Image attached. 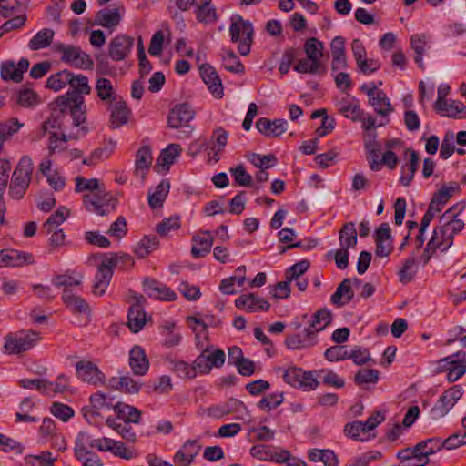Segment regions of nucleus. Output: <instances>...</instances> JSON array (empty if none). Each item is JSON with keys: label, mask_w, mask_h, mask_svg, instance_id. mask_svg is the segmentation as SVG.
I'll return each mask as SVG.
<instances>
[{"label": "nucleus", "mask_w": 466, "mask_h": 466, "mask_svg": "<svg viewBox=\"0 0 466 466\" xmlns=\"http://www.w3.org/2000/svg\"><path fill=\"white\" fill-rule=\"evenodd\" d=\"M339 113L353 122H360L363 130V144L369 166L379 170V142L377 140L376 118L366 114L357 104L353 96L341 99L336 105Z\"/></svg>", "instance_id": "1"}, {"label": "nucleus", "mask_w": 466, "mask_h": 466, "mask_svg": "<svg viewBox=\"0 0 466 466\" xmlns=\"http://www.w3.org/2000/svg\"><path fill=\"white\" fill-rule=\"evenodd\" d=\"M33 169L31 157H22L11 177L8 194L12 198L21 199L24 197L30 185Z\"/></svg>", "instance_id": "2"}, {"label": "nucleus", "mask_w": 466, "mask_h": 466, "mask_svg": "<svg viewBox=\"0 0 466 466\" xmlns=\"http://www.w3.org/2000/svg\"><path fill=\"white\" fill-rule=\"evenodd\" d=\"M230 40L238 43V50L241 56H247L250 52L253 43L254 28L248 20H244L240 15L231 17L229 26Z\"/></svg>", "instance_id": "3"}, {"label": "nucleus", "mask_w": 466, "mask_h": 466, "mask_svg": "<svg viewBox=\"0 0 466 466\" xmlns=\"http://www.w3.org/2000/svg\"><path fill=\"white\" fill-rule=\"evenodd\" d=\"M59 107H68L75 127L85 126L86 121V106L83 95L73 89H69L66 95L56 98Z\"/></svg>", "instance_id": "4"}, {"label": "nucleus", "mask_w": 466, "mask_h": 466, "mask_svg": "<svg viewBox=\"0 0 466 466\" xmlns=\"http://www.w3.org/2000/svg\"><path fill=\"white\" fill-rule=\"evenodd\" d=\"M379 425V410H374L367 420H354L344 426L343 432L357 441H368L376 437L375 429Z\"/></svg>", "instance_id": "5"}, {"label": "nucleus", "mask_w": 466, "mask_h": 466, "mask_svg": "<svg viewBox=\"0 0 466 466\" xmlns=\"http://www.w3.org/2000/svg\"><path fill=\"white\" fill-rule=\"evenodd\" d=\"M39 339V334L33 330L9 333L5 337V352L13 355L25 352L32 349Z\"/></svg>", "instance_id": "6"}, {"label": "nucleus", "mask_w": 466, "mask_h": 466, "mask_svg": "<svg viewBox=\"0 0 466 466\" xmlns=\"http://www.w3.org/2000/svg\"><path fill=\"white\" fill-rule=\"evenodd\" d=\"M438 372H447V380L450 382L457 381L466 372V353L457 351L437 361Z\"/></svg>", "instance_id": "7"}, {"label": "nucleus", "mask_w": 466, "mask_h": 466, "mask_svg": "<svg viewBox=\"0 0 466 466\" xmlns=\"http://www.w3.org/2000/svg\"><path fill=\"white\" fill-rule=\"evenodd\" d=\"M116 199L104 190L98 189L96 192L84 196V205L89 212L99 216H105L114 211L116 206Z\"/></svg>", "instance_id": "8"}, {"label": "nucleus", "mask_w": 466, "mask_h": 466, "mask_svg": "<svg viewBox=\"0 0 466 466\" xmlns=\"http://www.w3.org/2000/svg\"><path fill=\"white\" fill-rule=\"evenodd\" d=\"M56 51L62 54L61 60L76 68L92 69L94 62L90 56L81 50L79 46L56 44Z\"/></svg>", "instance_id": "9"}, {"label": "nucleus", "mask_w": 466, "mask_h": 466, "mask_svg": "<svg viewBox=\"0 0 466 466\" xmlns=\"http://www.w3.org/2000/svg\"><path fill=\"white\" fill-rule=\"evenodd\" d=\"M250 455L260 461H269L282 463L289 458L288 450L273 445L258 444L250 448Z\"/></svg>", "instance_id": "10"}, {"label": "nucleus", "mask_w": 466, "mask_h": 466, "mask_svg": "<svg viewBox=\"0 0 466 466\" xmlns=\"http://www.w3.org/2000/svg\"><path fill=\"white\" fill-rule=\"evenodd\" d=\"M194 116L195 112L189 104H177L168 113L167 127L173 129L189 127L188 123Z\"/></svg>", "instance_id": "11"}, {"label": "nucleus", "mask_w": 466, "mask_h": 466, "mask_svg": "<svg viewBox=\"0 0 466 466\" xmlns=\"http://www.w3.org/2000/svg\"><path fill=\"white\" fill-rule=\"evenodd\" d=\"M76 373L78 379L92 385L103 384L106 380L105 374L92 361L76 362Z\"/></svg>", "instance_id": "12"}, {"label": "nucleus", "mask_w": 466, "mask_h": 466, "mask_svg": "<svg viewBox=\"0 0 466 466\" xmlns=\"http://www.w3.org/2000/svg\"><path fill=\"white\" fill-rule=\"evenodd\" d=\"M86 437L77 435L74 447V455L76 459L82 462L83 466H102L103 462L99 456L87 449Z\"/></svg>", "instance_id": "13"}, {"label": "nucleus", "mask_w": 466, "mask_h": 466, "mask_svg": "<svg viewBox=\"0 0 466 466\" xmlns=\"http://www.w3.org/2000/svg\"><path fill=\"white\" fill-rule=\"evenodd\" d=\"M135 303L129 308L127 319L128 327L134 333L138 332L146 324V313L143 309V303L146 299L143 295L135 294L133 297Z\"/></svg>", "instance_id": "14"}, {"label": "nucleus", "mask_w": 466, "mask_h": 466, "mask_svg": "<svg viewBox=\"0 0 466 466\" xmlns=\"http://www.w3.org/2000/svg\"><path fill=\"white\" fill-rule=\"evenodd\" d=\"M133 46V37L127 35H117L108 45V55L114 61H122L130 53Z\"/></svg>", "instance_id": "15"}, {"label": "nucleus", "mask_w": 466, "mask_h": 466, "mask_svg": "<svg viewBox=\"0 0 466 466\" xmlns=\"http://www.w3.org/2000/svg\"><path fill=\"white\" fill-rule=\"evenodd\" d=\"M29 65L27 58H21L17 64L5 61L1 66L0 76L4 81L19 83L23 79L24 73L29 68Z\"/></svg>", "instance_id": "16"}, {"label": "nucleus", "mask_w": 466, "mask_h": 466, "mask_svg": "<svg viewBox=\"0 0 466 466\" xmlns=\"http://www.w3.org/2000/svg\"><path fill=\"white\" fill-rule=\"evenodd\" d=\"M332 321V313L323 308L317 310L312 316L308 328L304 329L306 338L316 340L317 333L324 330Z\"/></svg>", "instance_id": "17"}, {"label": "nucleus", "mask_w": 466, "mask_h": 466, "mask_svg": "<svg viewBox=\"0 0 466 466\" xmlns=\"http://www.w3.org/2000/svg\"><path fill=\"white\" fill-rule=\"evenodd\" d=\"M89 129L86 126H81L76 133L65 134L62 133L59 137L56 132H50L48 150L49 154H55L56 152L64 151L66 149V143L68 140H77L82 137H85L88 133Z\"/></svg>", "instance_id": "18"}, {"label": "nucleus", "mask_w": 466, "mask_h": 466, "mask_svg": "<svg viewBox=\"0 0 466 466\" xmlns=\"http://www.w3.org/2000/svg\"><path fill=\"white\" fill-rule=\"evenodd\" d=\"M464 207L456 204L451 207L441 216L440 223H442L449 234L453 238L455 234L460 233L464 228V221L457 218L458 215L463 210Z\"/></svg>", "instance_id": "19"}, {"label": "nucleus", "mask_w": 466, "mask_h": 466, "mask_svg": "<svg viewBox=\"0 0 466 466\" xmlns=\"http://www.w3.org/2000/svg\"><path fill=\"white\" fill-rule=\"evenodd\" d=\"M256 127L265 137H277L286 132L288 122L281 118L270 120L267 117H260L256 122Z\"/></svg>", "instance_id": "20"}, {"label": "nucleus", "mask_w": 466, "mask_h": 466, "mask_svg": "<svg viewBox=\"0 0 466 466\" xmlns=\"http://www.w3.org/2000/svg\"><path fill=\"white\" fill-rule=\"evenodd\" d=\"M453 244V238L448 233L442 223L436 227L433 234L427 244L425 252L431 250L434 252L436 249L446 251Z\"/></svg>", "instance_id": "21"}, {"label": "nucleus", "mask_w": 466, "mask_h": 466, "mask_svg": "<svg viewBox=\"0 0 466 466\" xmlns=\"http://www.w3.org/2000/svg\"><path fill=\"white\" fill-rule=\"evenodd\" d=\"M199 70L202 80L207 85L209 92L216 98H221L223 96V86L215 68L205 64L200 66Z\"/></svg>", "instance_id": "22"}, {"label": "nucleus", "mask_w": 466, "mask_h": 466, "mask_svg": "<svg viewBox=\"0 0 466 466\" xmlns=\"http://www.w3.org/2000/svg\"><path fill=\"white\" fill-rule=\"evenodd\" d=\"M32 263L33 256L30 253L16 249L0 250V267H21Z\"/></svg>", "instance_id": "23"}, {"label": "nucleus", "mask_w": 466, "mask_h": 466, "mask_svg": "<svg viewBox=\"0 0 466 466\" xmlns=\"http://www.w3.org/2000/svg\"><path fill=\"white\" fill-rule=\"evenodd\" d=\"M143 288L144 291L155 299L173 301L177 299V295L172 289L154 279H145Z\"/></svg>", "instance_id": "24"}, {"label": "nucleus", "mask_w": 466, "mask_h": 466, "mask_svg": "<svg viewBox=\"0 0 466 466\" xmlns=\"http://www.w3.org/2000/svg\"><path fill=\"white\" fill-rule=\"evenodd\" d=\"M235 306L239 309H246L248 312H256L258 310L268 311L270 304L257 297L254 293H248L239 296L235 300Z\"/></svg>", "instance_id": "25"}, {"label": "nucleus", "mask_w": 466, "mask_h": 466, "mask_svg": "<svg viewBox=\"0 0 466 466\" xmlns=\"http://www.w3.org/2000/svg\"><path fill=\"white\" fill-rule=\"evenodd\" d=\"M431 38L426 34H414L410 36V47L415 53L414 61L424 70L423 55L431 48Z\"/></svg>", "instance_id": "26"}, {"label": "nucleus", "mask_w": 466, "mask_h": 466, "mask_svg": "<svg viewBox=\"0 0 466 466\" xmlns=\"http://www.w3.org/2000/svg\"><path fill=\"white\" fill-rule=\"evenodd\" d=\"M129 366L137 376H144L149 369V360L140 346H134L129 352Z\"/></svg>", "instance_id": "27"}, {"label": "nucleus", "mask_w": 466, "mask_h": 466, "mask_svg": "<svg viewBox=\"0 0 466 466\" xmlns=\"http://www.w3.org/2000/svg\"><path fill=\"white\" fill-rule=\"evenodd\" d=\"M62 300L68 309L74 314L89 316L91 309L87 301L80 296L75 295L69 289H65L62 294Z\"/></svg>", "instance_id": "28"}, {"label": "nucleus", "mask_w": 466, "mask_h": 466, "mask_svg": "<svg viewBox=\"0 0 466 466\" xmlns=\"http://www.w3.org/2000/svg\"><path fill=\"white\" fill-rule=\"evenodd\" d=\"M191 254L195 258H200L207 256L211 249L214 242L213 237L209 231H201L199 234L192 238Z\"/></svg>", "instance_id": "29"}, {"label": "nucleus", "mask_w": 466, "mask_h": 466, "mask_svg": "<svg viewBox=\"0 0 466 466\" xmlns=\"http://www.w3.org/2000/svg\"><path fill=\"white\" fill-rule=\"evenodd\" d=\"M200 446L197 440L187 441L174 455V461L178 466H189L198 453Z\"/></svg>", "instance_id": "30"}, {"label": "nucleus", "mask_w": 466, "mask_h": 466, "mask_svg": "<svg viewBox=\"0 0 466 466\" xmlns=\"http://www.w3.org/2000/svg\"><path fill=\"white\" fill-rule=\"evenodd\" d=\"M113 102L109 126L116 129L127 123L130 110L126 103L121 98L118 99L117 96L113 97Z\"/></svg>", "instance_id": "31"}, {"label": "nucleus", "mask_w": 466, "mask_h": 466, "mask_svg": "<svg viewBox=\"0 0 466 466\" xmlns=\"http://www.w3.org/2000/svg\"><path fill=\"white\" fill-rule=\"evenodd\" d=\"M405 154L410 155V161L402 165L400 169L401 174L399 181L402 186L408 187L413 180L414 175L418 169L419 156L415 150L410 148H406Z\"/></svg>", "instance_id": "32"}, {"label": "nucleus", "mask_w": 466, "mask_h": 466, "mask_svg": "<svg viewBox=\"0 0 466 466\" xmlns=\"http://www.w3.org/2000/svg\"><path fill=\"white\" fill-rule=\"evenodd\" d=\"M198 22L202 24H215L218 19V15L211 0H199L197 2L195 11Z\"/></svg>", "instance_id": "33"}, {"label": "nucleus", "mask_w": 466, "mask_h": 466, "mask_svg": "<svg viewBox=\"0 0 466 466\" xmlns=\"http://www.w3.org/2000/svg\"><path fill=\"white\" fill-rule=\"evenodd\" d=\"M114 411L116 414L114 420H118L120 422L139 423L141 420V411L126 403L117 402L114 406Z\"/></svg>", "instance_id": "34"}, {"label": "nucleus", "mask_w": 466, "mask_h": 466, "mask_svg": "<svg viewBox=\"0 0 466 466\" xmlns=\"http://www.w3.org/2000/svg\"><path fill=\"white\" fill-rule=\"evenodd\" d=\"M350 279H343L337 287L336 291L331 295L330 301L337 307L344 306L351 301L354 292L350 286Z\"/></svg>", "instance_id": "35"}, {"label": "nucleus", "mask_w": 466, "mask_h": 466, "mask_svg": "<svg viewBox=\"0 0 466 466\" xmlns=\"http://www.w3.org/2000/svg\"><path fill=\"white\" fill-rule=\"evenodd\" d=\"M113 277V270L106 268L105 265H99L92 286V292L96 296H102Z\"/></svg>", "instance_id": "36"}, {"label": "nucleus", "mask_w": 466, "mask_h": 466, "mask_svg": "<svg viewBox=\"0 0 466 466\" xmlns=\"http://www.w3.org/2000/svg\"><path fill=\"white\" fill-rule=\"evenodd\" d=\"M152 160L153 157L149 146H143L137 150L136 155L135 173L137 176H139L140 173L142 180H145L146 171L150 167Z\"/></svg>", "instance_id": "37"}, {"label": "nucleus", "mask_w": 466, "mask_h": 466, "mask_svg": "<svg viewBox=\"0 0 466 466\" xmlns=\"http://www.w3.org/2000/svg\"><path fill=\"white\" fill-rule=\"evenodd\" d=\"M441 448V439L434 437L418 443L415 446V452H417L420 461H423L424 463H428L429 455L439 451Z\"/></svg>", "instance_id": "38"}, {"label": "nucleus", "mask_w": 466, "mask_h": 466, "mask_svg": "<svg viewBox=\"0 0 466 466\" xmlns=\"http://www.w3.org/2000/svg\"><path fill=\"white\" fill-rule=\"evenodd\" d=\"M121 21V15L117 9L104 8L96 13L95 22L96 25L115 28Z\"/></svg>", "instance_id": "39"}, {"label": "nucleus", "mask_w": 466, "mask_h": 466, "mask_svg": "<svg viewBox=\"0 0 466 466\" xmlns=\"http://www.w3.org/2000/svg\"><path fill=\"white\" fill-rule=\"evenodd\" d=\"M294 70L300 74L324 75L327 67L323 62H315L309 58L299 59L294 66Z\"/></svg>", "instance_id": "40"}, {"label": "nucleus", "mask_w": 466, "mask_h": 466, "mask_svg": "<svg viewBox=\"0 0 466 466\" xmlns=\"http://www.w3.org/2000/svg\"><path fill=\"white\" fill-rule=\"evenodd\" d=\"M459 187L456 184H453L450 187L444 186L441 189H439L433 196L429 208L437 212H440L444 205L449 201L451 198L453 192L458 189Z\"/></svg>", "instance_id": "41"}, {"label": "nucleus", "mask_w": 466, "mask_h": 466, "mask_svg": "<svg viewBox=\"0 0 466 466\" xmlns=\"http://www.w3.org/2000/svg\"><path fill=\"white\" fill-rule=\"evenodd\" d=\"M106 424L116 431L123 439L129 442L137 441V434L131 426V423L120 422L118 420H114L112 417L106 419Z\"/></svg>", "instance_id": "42"}, {"label": "nucleus", "mask_w": 466, "mask_h": 466, "mask_svg": "<svg viewBox=\"0 0 466 466\" xmlns=\"http://www.w3.org/2000/svg\"><path fill=\"white\" fill-rule=\"evenodd\" d=\"M435 109L444 116L461 118L466 116V106L461 102L454 100H446L445 105H438Z\"/></svg>", "instance_id": "43"}, {"label": "nucleus", "mask_w": 466, "mask_h": 466, "mask_svg": "<svg viewBox=\"0 0 466 466\" xmlns=\"http://www.w3.org/2000/svg\"><path fill=\"white\" fill-rule=\"evenodd\" d=\"M55 32L50 28H44L37 32L28 43V47L36 51L49 46L53 41Z\"/></svg>", "instance_id": "44"}, {"label": "nucleus", "mask_w": 466, "mask_h": 466, "mask_svg": "<svg viewBox=\"0 0 466 466\" xmlns=\"http://www.w3.org/2000/svg\"><path fill=\"white\" fill-rule=\"evenodd\" d=\"M182 147L179 144H170L164 148L157 159V165L162 167L166 170L169 169L171 164L177 157L180 155Z\"/></svg>", "instance_id": "45"}, {"label": "nucleus", "mask_w": 466, "mask_h": 466, "mask_svg": "<svg viewBox=\"0 0 466 466\" xmlns=\"http://www.w3.org/2000/svg\"><path fill=\"white\" fill-rule=\"evenodd\" d=\"M310 461H321L325 466H338V459L333 451L329 449H312L309 451Z\"/></svg>", "instance_id": "46"}, {"label": "nucleus", "mask_w": 466, "mask_h": 466, "mask_svg": "<svg viewBox=\"0 0 466 466\" xmlns=\"http://www.w3.org/2000/svg\"><path fill=\"white\" fill-rule=\"evenodd\" d=\"M169 181L167 179L161 180L154 193L148 195V204L151 208H157L163 205V202L169 192Z\"/></svg>", "instance_id": "47"}, {"label": "nucleus", "mask_w": 466, "mask_h": 466, "mask_svg": "<svg viewBox=\"0 0 466 466\" xmlns=\"http://www.w3.org/2000/svg\"><path fill=\"white\" fill-rule=\"evenodd\" d=\"M341 248H350L357 245V230L353 222L346 223L339 231Z\"/></svg>", "instance_id": "48"}, {"label": "nucleus", "mask_w": 466, "mask_h": 466, "mask_svg": "<svg viewBox=\"0 0 466 466\" xmlns=\"http://www.w3.org/2000/svg\"><path fill=\"white\" fill-rule=\"evenodd\" d=\"M68 215L69 211L66 207L58 208L43 224V229L46 234L52 233L53 230L56 229L66 220Z\"/></svg>", "instance_id": "49"}, {"label": "nucleus", "mask_w": 466, "mask_h": 466, "mask_svg": "<svg viewBox=\"0 0 466 466\" xmlns=\"http://www.w3.org/2000/svg\"><path fill=\"white\" fill-rule=\"evenodd\" d=\"M159 244V240L156 236H145L136 246L134 252L136 255L144 258L153 250L157 249Z\"/></svg>", "instance_id": "50"}, {"label": "nucleus", "mask_w": 466, "mask_h": 466, "mask_svg": "<svg viewBox=\"0 0 466 466\" xmlns=\"http://www.w3.org/2000/svg\"><path fill=\"white\" fill-rule=\"evenodd\" d=\"M221 58L222 65L226 70L236 74L244 73V65L240 62L238 56L232 50L224 51Z\"/></svg>", "instance_id": "51"}, {"label": "nucleus", "mask_w": 466, "mask_h": 466, "mask_svg": "<svg viewBox=\"0 0 466 466\" xmlns=\"http://www.w3.org/2000/svg\"><path fill=\"white\" fill-rule=\"evenodd\" d=\"M323 49V43L316 37L307 39L304 45L307 56L315 62H322Z\"/></svg>", "instance_id": "52"}, {"label": "nucleus", "mask_w": 466, "mask_h": 466, "mask_svg": "<svg viewBox=\"0 0 466 466\" xmlns=\"http://www.w3.org/2000/svg\"><path fill=\"white\" fill-rule=\"evenodd\" d=\"M89 401L90 406L99 412L103 410H114V398L101 391L92 394L89 398Z\"/></svg>", "instance_id": "53"}, {"label": "nucleus", "mask_w": 466, "mask_h": 466, "mask_svg": "<svg viewBox=\"0 0 466 466\" xmlns=\"http://www.w3.org/2000/svg\"><path fill=\"white\" fill-rule=\"evenodd\" d=\"M35 403L30 398H25L19 405V411L15 413L16 422H36L38 419L30 415V411L34 409Z\"/></svg>", "instance_id": "54"}, {"label": "nucleus", "mask_w": 466, "mask_h": 466, "mask_svg": "<svg viewBox=\"0 0 466 466\" xmlns=\"http://www.w3.org/2000/svg\"><path fill=\"white\" fill-rule=\"evenodd\" d=\"M70 76L71 72L68 70L59 71L47 78L46 86L54 91H59L69 84Z\"/></svg>", "instance_id": "55"}, {"label": "nucleus", "mask_w": 466, "mask_h": 466, "mask_svg": "<svg viewBox=\"0 0 466 466\" xmlns=\"http://www.w3.org/2000/svg\"><path fill=\"white\" fill-rule=\"evenodd\" d=\"M453 403L443 392L431 410V418L438 420L444 417L453 408Z\"/></svg>", "instance_id": "56"}, {"label": "nucleus", "mask_w": 466, "mask_h": 466, "mask_svg": "<svg viewBox=\"0 0 466 466\" xmlns=\"http://www.w3.org/2000/svg\"><path fill=\"white\" fill-rule=\"evenodd\" d=\"M418 270L416 258L409 257L399 270V278L401 283H408L412 280Z\"/></svg>", "instance_id": "57"}, {"label": "nucleus", "mask_w": 466, "mask_h": 466, "mask_svg": "<svg viewBox=\"0 0 466 466\" xmlns=\"http://www.w3.org/2000/svg\"><path fill=\"white\" fill-rule=\"evenodd\" d=\"M393 250V240L388 223L380 224V257L389 256Z\"/></svg>", "instance_id": "58"}, {"label": "nucleus", "mask_w": 466, "mask_h": 466, "mask_svg": "<svg viewBox=\"0 0 466 466\" xmlns=\"http://www.w3.org/2000/svg\"><path fill=\"white\" fill-rule=\"evenodd\" d=\"M316 343L317 340L306 338V333H304L303 339H301L300 335L299 334H293L288 336L285 340V345L289 350H300L305 348H310L314 346Z\"/></svg>", "instance_id": "59"}, {"label": "nucleus", "mask_w": 466, "mask_h": 466, "mask_svg": "<svg viewBox=\"0 0 466 466\" xmlns=\"http://www.w3.org/2000/svg\"><path fill=\"white\" fill-rule=\"evenodd\" d=\"M170 370L177 373L181 378H195L194 369L189 363L180 360L170 359L168 360Z\"/></svg>", "instance_id": "60"}, {"label": "nucleus", "mask_w": 466, "mask_h": 466, "mask_svg": "<svg viewBox=\"0 0 466 466\" xmlns=\"http://www.w3.org/2000/svg\"><path fill=\"white\" fill-rule=\"evenodd\" d=\"M70 88L80 93L81 95H88L91 92V87L88 85V78L84 75H74L71 72V76L69 77Z\"/></svg>", "instance_id": "61"}, {"label": "nucleus", "mask_w": 466, "mask_h": 466, "mask_svg": "<svg viewBox=\"0 0 466 466\" xmlns=\"http://www.w3.org/2000/svg\"><path fill=\"white\" fill-rule=\"evenodd\" d=\"M405 429L399 423L387 424L384 430V436L380 441L392 444L396 443L404 433Z\"/></svg>", "instance_id": "62"}, {"label": "nucleus", "mask_w": 466, "mask_h": 466, "mask_svg": "<svg viewBox=\"0 0 466 466\" xmlns=\"http://www.w3.org/2000/svg\"><path fill=\"white\" fill-rule=\"evenodd\" d=\"M284 400L283 393L276 392L263 397L258 403L261 410L269 411L279 407Z\"/></svg>", "instance_id": "63"}, {"label": "nucleus", "mask_w": 466, "mask_h": 466, "mask_svg": "<svg viewBox=\"0 0 466 466\" xmlns=\"http://www.w3.org/2000/svg\"><path fill=\"white\" fill-rule=\"evenodd\" d=\"M466 444V431H458L441 440V447L453 450Z\"/></svg>", "instance_id": "64"}]
</instances>
